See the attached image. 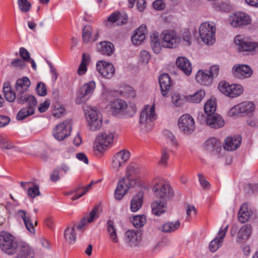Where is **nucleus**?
<instances>
[{
    "label": "nucleus",
    "mask_w": 258,
    "mask_h": 258,
    "mask_svg": "<svg viewBox=\"0 0 258 258\" xmlns=\"http://www.w3.org/2000/svg\"><path fill=\"white\" fill-rule=\"evenodd\" d=\"M18 247V242L13 235L5 231L0 232V248L5 253L13 254Z\"/></svg>",
    "instance_id": "obj_1"
},
{
    "label": "nucleus",
    "mask_w": 258,
    "mask_h": 258,
    "mask_svg": "<svg viewBox=\"0 0 258 258\" xmlns=\"http://www.w3.org/2000/svg\"><path fill=\"white\" fill-rule=\"evenodd\" d=\"M216 28L214 23L206 22L202 23L199 28V33L202 40L208 45H212L216 40Z\"/></svg>",
    "instance_id": "obj_2"
},
{
    "label": "nucleus",
    "mask_w": 258,
    "mask_h": 258,
    "mask_svg": "<svg viewBox=\"0 0 258 258\" xmlns=\"http://www.w3.org/2000/svg\"><path fill=\"white\" fill-rule=\"evenodd\" d=\"M115 132L106 131L100 133L96 138V148L99 152L110 148L113 144Z\"/></svg>",
    "instance_id": "obj_3"
},
{
    "label": "nucleus",
    "mask_w": 258,
    "mask_h": 258,
    "mask_svg": "<svg viewBox=\"0 0 258 258\" xmlns=\"http://www.w3.org/2000/svg\"><path fill=\"white\" fill-rule=\"evenodd\" d=\"M155 196L165 202L173 197L174 192L170 185L164 181L156 182L153 187Z\"/></svg>",
    "instance_id": "obj_4"
},
{
    "label": "nucleus",
    "mask_w": 258,
    "mask_h": 258,
    "mask_svg": "<svg viewBox=\"0 0 258 258\" xmlns=\"http://www.w3.org/2000/svg\"><path fill=\"white\" fill-rule=\"evenodd\" d=\"M85 113L89 130L92 131L99 130L102 122L101 115L98 109L96 107L88 108Z\"/></svg>",
    "instance_id": "obj_5"
},
{
    "label": "nucleus",
    "mask_w": 258,
    "mask_h": 258,
    "mask_svg": "<svg viewBox=\"0 0 258 258\" xmlns=\"http://www.w3.org/2000/svg\"><path fill=\"white\" fill-rule=\"evenodd\" d=\"M219 72V67L217 65L211 66L209 70H199L196 76V80L202 85H208L210 84L214 78L216 77Z\"/></svg>",
    "instance_id": "obj_6"
},
{
    "label": "nucleus",
    "mask_w": 258,
    "mask_h": 258,
    "mask_svg": "<svg viewBox=\"0 0 258 258\" xmlns=\"http://www.w3.org/2000/svg\"><path fill=\"white\" fill-rule=\"evenodd\" d=\"M110 108L112 110V113L116 115L126 110L127 112L126 116H133L136 112V108L134 106H127L126 102L120 99H114L109 103Z\"/></svg>",
    "instance_id": "obj_7"
},
{
    "label": "nucleus",
    "mask_w": 258,
    "mask_h": 258,
    "mask_svg": "<svg viewBox=\"0 0 258 258\" xmlns=\"http://www.w3.org/2000/svg\"><path fill=\"white\" fill-rule=\"evenodd\" d=\"M72 120L67 119L57 125L53 130V136L58 141H62L69 137L72 130Z\"/></svg>",
    "instance_id": "obj_8"
},
{
    "label": "nucleus",
    "mask_w": 258,
    "mask_h": 258,
    "mask_svg": "<svg viewBox=\"0 0 258 258\" xmlns=\"http://www.w3.org/2000/svg\"><path fill=\"white\" fill-rule=\"evenodd\" d=\"M240 51L247 52L248 54H254L258 53V42L246 41L241 35H237L234 40Z\"/></svg>",
    "instance_id": "obj_9"
},
{
    "label": "nucleus",
    "mask_w": 258,
    "mask_h": 258,
    "mask_svg": "<svg viewBox=\"0 0 258 258\" xmlns=\"http://www.w3.org/2000/svg\"><path fill=\"white\" fill-rule=\"evenodd\" d=\"M162 46L165 48H174L180 42V37L174 31H165L162 34Z\"/></svg>",
    "instance_id": "obj_10"
},
{
    "label": "nucleus",
    "mask_w": 258,
    "mask_h": 258,
    "mask_svg": "<svg viewBox=\"0 0 258 258\" xmlns=\"http://www.w3.org/2000/svg\"><path fill=\"white\" fill-rule=\"evenodd\" d=\"M156 118L154 105H146L141 112L139 123L141 127H146L148 125L151 126V122Z\"/></svg>",
    "instance_id": "obj_11"
},
{
    "label": "nucleus",
    "mask_w": 258,
    "mask_h": 258,
    "mask_svg": "<svg viewBox=\"0 0 258 258\" xmlns=\"http://www.w3.org/2000/svg\"><path fill=\"white\" fill-rule=\"evenodd\" d=\"M136 185L134 180L130 181L128 178L122 177L118 182L114 191V197L117 200H120L125 195L129 189Z\"/></svg>",
    "instance_id": "obj_12"
},
{
    "label": "nucleus",
    "mask_w": 258,
    "mask_h": 258,
    "mask_svg": "<svg viewBox=\"0 0 258 258\" xmlns=\"http://www.w3.org/2000/svg\"><path fill=\"white\" fill-rule=\"evenodd\" d=\"M204 147L208 152L214 155H217L218 157H222L224 154L222 143L216 138H211L207 140Z\"/></svg>",
    "instance_id": "obj_13"
},
{
    "label": "nucleus",
    "mask_w": 258,
    "mask_h": 258,
    "mask_svg": "<svg viewBox=\"0 0 258 258\" xmlns=\"http://www.w3.org/2000/svg\"><path fill=\"white\" fill-rule=\"evenodd\" d=\"M95 83L90 81L82 86L77 93L75 102L77 104H81L86 102L94 92Z\"/></svg>",
    "instance_id": "obj_14"
},
{
    "label": "nucleus",
    "mask_w": 258,
    "mask_h": 258,
    "mask_svg": "<svg viewBox=\"0 0 258 258\" xmlns=\"http://www.w3.org/2000/svg\"><path fill=\"white\" fill-rule=\"evenodd\" d=\"M178 125L181 131L185 134L192 133L195 128V120L188 114H183L180 117Z\"/></svg>",
    "instance_id": "obj_15"
},
{
    "label": "nucleus",
    "mask_w": 258,
    "mask_h": 258,
    "mask_svg": "<svg viewBox=\"0 0 258 258\" xmlns=\"http://www.w3.org/2000/svg\"><path fill=\"white\" fill-rule=\"evenodd\" d=\"M130 157V153L128 151L123 150L118 152L112 158L111 168L115 171H119L124 165Z\"/></svg>",
    "instance_id": "obj_16"
},
{
    "label": "nucleus",
    "mask_w": 258,
    "mask_h": 258,
    "mask_svg": "<svg viewBox=\"0 0 258 258\" xmlns=\"http://www.w3.org/2000/svg\"><path fill=\"white\" fill-rule=\"evenodd\" d=\"M229 21L232 27H239L249 24L251 19L247 14L238 12L233 13L230 16Z\"/></svg>",
    "instance_id": "obj_17"
},
{
    "label": "nucleus",
    "mask_w": 258,
    "mask_h": 258,
    "mask_svg": "<svg viewBox=\"0 0 258 258\" xmlns=\"http://www.w3.org/2000/svg\"><path fill=\"white\" fill-rule=\"evenodd\" d=\"M97 71L106 79L111 78L115 73V68L112 63L105 61H99L96 64Z\"/></svg>",
    "instance_id": "obj_18"
},
{
    "label": "nucleus",
    "mask_w": 258,
    "mask_h": 258,
    "mask_svg": "<svg viewBox=\"0 0 258 258\" xmlns=\"http://www.w3.org/2000/svg\"><path fill=\"white\" fill-rule=\"evenodd\" d=\"M233 74L235 77L243 79L249 77L252 74V71L246 64L235 65L233 68Z\"/></svg>",
    "instance_id": "obj_19"
},
{
    "label": "nucleus",
    "mask_w": 258,
    "mask_h": 258,
    "mask_svg": "<svg viewBox=\"0 0 258 258\" xmlns=\"http://www.w3.org/2000/svg\"><path fill=\"white\" fill-rule=\"evenodd\" d=\"M228 228L227 225L224 228H220L216 237L211 241L209 248L210 251L215 252L221 245L223 239L226 235Z\"/></svg>",
    "instance_id": "obj_20"
},
{
    "label": "nucleus",
    "mask_w": 258,
    "mask_h": 258,
    "mask_svg": "<svg viewBox=\"0 0 258 258\" xmlns=\"http://www.w3.org/2000/svg\"><path fill=\"white\" fill-rule=\"evenodd\" d=\"M241 142V138L240 137H228L224 141L223 149L225 150L231 151L237 149L240 146Z\"/></svg>",
    "instance_id": "obj_21"
},
{
    "label": "nucleus",
    "mask_w": 258,
    "mask_h": 258,
    "mask_svg": "<svg viewBox=\"0 0 258 258\" xmlns=\"http://www.w3.org/2000/svg\"><path fill=\"white\" fill-rule=\"evenodd\" d=\"M142 169L140 166L136 163H130L126 167L125 173V178H128L130 181L134 180L137 184V180L135 176H137L141 172Z\"/></svg>",
    "instance_id": "obj_22"
},
{
    "label": "nucleus",
    "mask_w": 258,
    "mask_h": 258,
    "mask_svg": "<svg viewBox=\"0 0 258 258\" xmlns=\"http://www.w3.org/2000/svg\"><path fill=\"white\" fill-rule=\"evenodd\" d=\"M206 122L207 125L213 128H220L224 126L225 123L222 117L218 114H208Z\"/></svg>",
    "instance_id": "obj_23"
},
{
    "label": "nucleus",
    "mask_w": 258,
    "mask_h": 258,
    "mask_svg": "<svg viewBox=\"0 0 258 258\" xmlns=\"http://www.w3.org/2000/svg\"><path fill=\"white\" fill-rule=\"evenodd\" d=\"M18 252L16 258H33L34 252L31 246L26 243H22L18 245Z\"/></svg>",
    "instance_id": "obj_24"
},
{
    "label": "nucleus",
    "mask_w": 258,
    "mask_h": 258,
    "mask_svg": "<svg viewBox=\"0 0 258 258\" xmlns=\"http://www.w3.org/2000/svg\"><path fill=\"white\" fill-rule=\"evenodd\" d=\"M147 33V27L145 25H141L135 31V33L132 37V41L135 45H140L145 38Z\"/></svg>",
    "instance_id": "obj_25"
},
{
    "label": "nucleus",
    "mask_w": 258,
    "mask_h": 258,
    "mask_svg": "<svg viewBox=\"0 0 258 258\" xmlns=\"http://www.w3.org/2000/svg\"><path fill=\"white\" fill-rule=\"evenodd\" d=\"M18 214L22 218L27 229L31 233H35V226L37 225V221H35L34 225L31 218L25 211L19 210Z\"/></svg>",
    "instance_id": "obj_26"
},
{
    "label": "nucleus",
    "mask_w": 258,
    "mask_h": 258,
    "mask_svg": "<svg viewBox=\"0 0 258 258\" xmlns=\"http://www.w3.org/2000/svg\"><path fill=\"white\" fill-rule=\"evenodd\" d=\"M176 63L178 69L186 76H189L191 73V66L189 60L185 57H179Z\"/></svg>",
    "instance_id": "obj_27"
},
{
    "label": "nucleus",
    "mask_w": 258,
    "mask_h": 258,
    "mask_svg": "<svg viewBox=\"0 0 258 258\" xmlns=\"http://www.w3.org/2000/svg\"><path fill=\"white\" fill-rule=\"evenodd\" d=\"M159 84L162 95L165 96L168 93L171 87V80L168 74H163L159 78Z\"/></svg>",
    "instance_id": "obj_28"
},
{
    "label": "nucleus",
    "mask_w": 258,
    "mask_h": 258,
    "mask_svg": "<svg viewBox=\"0 0 258 258\" xmlns=\"http://www.w3.org/2000/svg\"><path fill=\"white\" fill-rule=\"evenodd\" d=\"M30 84V81L27 77L18 79L15 84L16 93H25L28 90Z\"/></svg>",
    "instance_id": "obj_29"
},
{
    "label": "nucleus",
    "mask_w": 258,
    "mask_h": 258,
    "mask_svg": "<svg viewBox=\"0 0 258 258\" xmlns=\"http://www.w3.org/2000/svg\"><path fill=\"white\" fill-rule=\"evenodd\" d=\"M127 16L125 13L116 12L112 14L108 18V21L111 23H116V24L121 26L127 22Z\"/></svg>",
    "instance_id": "obj_30"
},
{
    "label": "nucleus",
    "mask_w": 258,
    "mask_h": 258,
    "mask_svg": "<svg viewBox=\"0 0 258 258\" xmlns=\"http://www.w3.org/2000/svg\"><path fill=\"white\" fill-rule=\"evenodd\" d=\"M142 234L140 230H128L125 233L126 241L131 245H136L141 240Z\"/></svg>",
    "instance_id": "obj_31"
},
{
    "label": "nucleus",
    "mask_w": 258,
    "mask_h": 258,
    "mask_svg": "<svg viewBox=\"0 0 258 258\" xmlns=\"http://www.w3.org/2000/svg\"><path fill=\"white\" fill-rule=\"evenodd\" d=\"M97 49L102 54L111 55L114 51V45L110 42H101L97 44Z\"/></svg>",
    "instance_id": "obj_32"
},
{
    "label": "nucleus",
    "mask_w": 258,
    "mask_h": 258,
    "mask_svg": "<svg viewBox=\"0 0 258 258\" xmlns=\"http://www.w3.org/2000/svg\"><path fill=\"white\" fill-rule=\"evenodd\" d=\"M252 212L247 204H243L238 213V220L243 223L248 221L250 218Z\"/></svg>",
    "instance_id": "obj_33"
},
{
    "label": "nucleus",
    "mask_w": 258,
    "mask_h": 258,
    "mask_svg": "<svg viewBox=\"0 0 258 258\" xmlns=\"http://www.w3.org/2000/svg\"><path fill=\"white\" fill-rule=\"evenodd\" d=\"M151 46L153 51L155 53H159L162 49V46L160 44V39L159 38V33L154 32L150 35Z\"/></svg>",
    "instance_id": "obj_34"
},
{
    "label": "nucleus",
    "mask_w": 258,
    "mask_h": 258,
    "mask_svg": "<svg viewBox=\"0 0 258 258\" xmlns=\"http://www.w3.org/2000/svg\"><path fill=\"white\" fill-rule=\"evenodd\" d=\"M106 229L110 240L114 243L117 242L118 239L117 235V230L113 220L111 219L107 220Z\"/></svg>",
    "instance_id": "obj_35"
},
{
    "label": "nucleus",
    "mask_w": 258,
    "mask_h": 258,
    "mask_svg": "<svg viewBox=\"0 0 258 258\" xmlns=\"http://www.w3.org/2000/svg\"><path fill=\"white\" fill-rule=\"evenodd\" d=\"M251 227L250 225H244L239 229L237 234V241L243 242L247 240L250 234Z\"/></svg>",
    "instance_id": "obj_36"
},
{
    "label": "nucleus",
    "mask_w": 258,
    "mask_h": 258,
    "mask_svg": "<svg viewBox=\"0 0 258 258\" xmlns=\"http://www.w3.org/2000/svg\"><path fill=\"white\" fill-rule=\"evenodd\" d=\"M143 204V194L139 192L134 196L131 201V210L133 212H137Z\"/></svg>",
    "instance_id": "obj_37"
},
{
    "label": "nucleus",
    "mask_w": 258,
    "mask_h": 258,
    "mask_svg": "<svg viewBox=\"0 0 258 258\" xmlns=\"http://www.w3.org/2000/svg\"><path fill=\"white\" fill-rule=\"evenodd\" d=\"M152 213L156 216H160L166 211V203L163 201H155L151 205Z\"/></svg>",
    "instance_id": "obj_38"
},
{
    "label": "nucleus",
    "mask_w": 258,
    "mask_h": 258,
    "mask_svg": "<svg viewBox=\"0 0 258 258\" xmlns=\"http://www.w3.org/2000/svg\"><path fill=\"white\" fill-rule=\"evenodd\" d=\"M3 92L6 99L9 102H13L16 98V92L12 91L11 85L9 82H5L4 84Z\"/></svg>",
    "instance_id": "obj_39"
},
{
    "label": "nucleus",
    "mask_w": 258,
    "mask_h": 258,
    "mask_svg": "<svg viewBox=\"0 0 258 258\" xmlns=\"http://www.w3.org/2000/svg\"><path fill=\"white\" fill-rule=\"evenodd\" d=\"M180 226L178 220L174 222H167L164 223L161 228V230L165 233H171L178 229Z\"/></svg>",
    "instance_id": "obj_40"
},
{
    "label": "nucleus",
    "mask_w": 258,
    "mask_h": 258,
    "mask_svg": "<svg viewBox=\"0 0 258 258\" xmlns=\"http://www.w3.org/2000/svg\"><path fill=\"white\" fill-rule=\"evenodd\" d=\"M205 96V92L203 90L198 91L191 95L187 96L185 99L189 102L200 103Z\"/></svg>",
    "instance_id": "obj_41"
},
{
    "label": "nucleus",
    "mask_w": 258,
    "mask_h": 258,
    "mask_svg": "<svg viewBox=\"0 0 258 258\" xmlns=\"http://www.w3.org/2000/svg\"><path fill=\"white\" fill-rule=\"evenodd\" d=\"M216 110V103L215 98L209 99L204 106V111L207 116L208 114H214Z\"/></svg>",
    "instance_id": "obj_42"
},
{
    "label": "nucleus",
    "mask_w": 258,
    "mask_h": 258,
    "mask_svg": "<svg viewBox=\"0 0 258 258\" xmlns=\"http://www.w3.org/2000/svg\"><path fill=\"white\" fill-rule=\"evenodd\" d=\"M102 212L100 204L95 205L89 215L86 217L88 223H91L98 218Z\"/></svg>",
    "instance_id": "obj_43"
},
{
    "label": "nucleus",
    "mask_w": 258,
    "mask_h": 258,
    "mask_svg": "<svg viewBox=\"0 0 258 258\" xmlns=\"http://www.w3.org/2000/svg\"><path fill=\"white\" fill-rule=\"evenodd\" d=\"M92 28L89 25H86L82 30V37L84 43H87L91 41H95L96 38H91L92 36Z\"/></svg>",
    "instance_id": "obj_44"
},
{
    "label": "nucleus",
    "mask_w": 258,
    "mask_h": 258,
    "mask_svg": "<svg viewBox=\"0 0 258 258\" xmlns=\"http://www.w3.org/2000/svg\"><path fill=\"white\" fill-rule=\"evenodd\" d=\"M74 226L68 227L64 231V237L70 243H73L76 241V236Z\"/></svg>",
    "instance_id": "obj_45"
},
{
    "label": "nucleus",
    "mask_w": 258,
    "mask_h": 258,
    "mask_svg": "<svg viewBox=\"0 0 258 258\" xmlns=\"http://www.w3.org/2000/svg\"><path fill=\"white\" fill-rule=\"evenodd\" d=\"M242 113L248 114L254 110V104L251 102H244L239 104Z\"/></svg>",
    "instance_id": "obj_46"
},
{
    "label": "nucleus",
    "mask_w": 258,
    "mask_h": 258,
    "mask_svg": "<svg viewBox=\"0 0 258 258\" xmlns=\"http://www.w3.org/2000/svg\"><path fill=\"white\" fill-rule=\"evenodd\" d=\"M230 89L231 92L229 94V97L231 98L238 96L243 92V88L239 85L231 84Z\"/></svg>",
    "instance_id": "obj_47"
},
{
    "label": "nucleus",
    "mask_w": 258,
    "mask_h": 258,
    "mask_svg": "<svg viewBox=\"0 0 258 258\" xmlns=\"http://www.w3.org/2000/svg\"><path fill=\"white\" fill-rule=\"evenodd\" d=\"M146 222V218L144 215H137L133 217V224L136 228L143 227Z\"/></svg>",
    "instance_id": "obj_48"
},
{
    "label": "nucleus",
    "mask_w": 258,
    "mask_h": 258,
    "mask_svg": "<svg viewBox=\"0 0 258 258\" xmlns=\"http://www.w3.org/2000/svg\"><path fill=\"white\" fill-rule=\"evenodd\" d=\"M34 112L28 107L21 109L17 114V118L22 120L26 117L34 114Z\"/></svg>",
    "instance_id": "obj_49"
},
{
    "label": "nucleus",
    "mask_w": 258,
    "mask_h": 258,
    "mask_svg": "<svg viewBox=\"0 0 258 258\" xmlns=\"http://www.w3.org/2000/svg\"><path fill=\"white\" fill-rule=\"evenodd\" d=\"M0 144L2 149L10 150L14 148L12 142L4 136H0Z\"/></svg>",
    "instance_id": "obj_50"
},
{
    "label": "nucleus",
    "mask_w": 258,
    "mask_h": 258,
    "mask_svg": "<svg viewBox=\"0 0 258 258\" xmlns=\"http://www.w3.org/2000/svg\"><path fill=\"white\" fill-rule=\"evenodd\" d=\"M18 5L20 11L23 13L28 12L31 8V4L27 0H18Z\"/></svg>",
    "instance_id": "obj_51"
},
{
    "label": "nucleus",
    "mask_w": 258,
    "mask_h": 258,
    "mask_svg": "<svg viewBox=\"0 0 258 258\" xmlns=\"http://www.w3.org/2000/svg\"><path fill=\"white\" fill-rule=\"evenodd\" d=\"M230 85L226 82H221L218 85V88L220 92L223 94L229 96L231 92L230 90Z\"/></svg>",
    "instance_id": "obj_52"
},
{
    "label": "nucleus",
    "mask_w": 258,
    "mask_h": 258,
    "mask_svg": "<svg viewBox=\"0 0 258 258\" xmlns=\"http://www.w3.org/2000/svg\"><path fill=\"white\" fill-rule=\"evenodd\" d=\"M169 159V154L168 150L164 148L161 150V159L159 161V164L164 167L167 166V161Z\"/></svg>",
    "instance_id": "obj_53"
},
{
    "label": "nucleus",
    "mask_w": 258,
    "mask_h": 258,
    "mask_svg": "<svg viewBox=\"0 0 258 258\" xmlns=\"http://www.w3.org/2000/svg\"><path fill=\"white\" fill-rule=\"evenodd\" d=\"M172 102L177 107L180 106L184 103V99L178 93H174L172 96Z\"/></svg>",
    "instance_id": "obj_54"
},
{
    "label": "nucleus",
    "mask_w": 258,
    "mask_h": 258,
    "mask_svg": "<svg viewBox=\"0 0 258 258\" xmlns=\"http://www.w3.org/2000/svg\"><path fill=\"white\" fill-rule=\"evenodd\" d=\"M37 94L40 96H44L47 94V90L45 85L41 82L37 83L36 88Z\"/></svg>",
    "instance_id": "obj_55"
},
{
    "label": "nucleus",
    "mask_w": 258,
    "mask_h": 258,
    "mask_svg": "<svg viewBox=\"0 0 258 258\" xmlns=\"http://www.w3.org/2000/svg\"><path fill=\"white\" fill-rule=\"evenodd\" d=\"M11 67L12 68H19L21 70L24 69L26 67L25 61L20 58L14 59L11 62Z\"/></svg>",
    "instance_id": "obj_56"
},
{
    "label": "nucleus",
    "mask_w": 258,
    "mask_h": 258,
    "mask_svg": "<svg viewBox=\"0 0 258 258\" xmlns=\"http://www.w3.org/2000/svg\"><path fill=\"white\" fill-rule=\"evenodd\" d=\"M28 195L31 198H35L40 195V193L39 190V186L37 185H34L33 187H30L27 190Z\"/></svg>",
    "instance_id": "obj_57"
},
{
    "label": "nucleus",
    "mask_w": 258,
    "mask_h": 258,
    "mask_svg": "<svg viewBox=\"0 0 258 258\" xmlns=\"http://www.w3.org/2000/svg\"><path fill=\"white\" fill-rule=\"evenodd\" d=\"M150 58L151 55L148 51L143 50L140 52V61L142 63L145 64L147 63Z\"/></svg>",
    "instance_id": "obj_58"
},
{
    "label": "nucleus",
    "mask_w": 258,
    "mask_h": 258,
    "mask_svg": "<svg viewBox=\"0 0 258 258\" xmlns=\"http://www.w3.org/2000/svg\"><path fill=\"white\" fill-rule=\"evenodd\" d=\"M27 102L28 104V107L34 112L35 108L37 104L36 98L31 95H28Z\"/></svg>",
    "instance_id": "obj_59"
},
{
    "label": "nucleus",
    "mask_w": 258,
    "mask_h": 258,
    "mask_svg": "<svg viewBox=\"0 0 258 258\" xmlns=\"http://www.w3.org/2000/svg\"><path fill=\"white\" fill-rule=\"evenodd\" d=\"M20 56L24 61H28L31 58L29 52L24 47H21L19 50Z\"/></svg>",
    "instance_id": "obj_60"
},
{
    "label": "nucleus",
    "mask_w": 258,
    "mask_h": 258,
    "mask_svg": "<svg viewBox=\"0 0 258 258\" xmlns=\"http://www.w3.org/2000/svg\"><path fill=\"white\" fill-rule=\"evenodd\" d=\"M198 177L201 185L204 189H208L210 188V183L206 180V179L201 174H198Z\"/></svg>",
    "instance_id": "obj_61"
},
{
    "label": "nucleus",
    "mask_w": 258,
    "mask_h": 258,
    "mask_svg": "<svg viewBox=\"0 0 258 258\" xmlns=\"http://www.w3.org/2000/svg\"><path fill=\"white\" fill-rule=\"evenodd\" d=\"M153 6L155 9L160 11L165 8V4L162 0H156L153 2Z\"/></svg>",
    "instance_id": "obj_62"
},
{
    "label": "nucleus",
    "mask_w": 258,
    "mask_h": 258,
    "mask_svg": "<svg viewBox=\"0 0 258 258\" xmlns=\"http://www.w3.org/2000/svg\"><path fill=\"white\" fill-rule=\"evenodd\" d=\"M59 168H56L54 169L50 175V180L53 182H56L59 180Z\"/></svg>",
    "instance_id": "obj_63"
},
{
    "label": "nucleus",
    "mask_w": 258,
    "mask_h": 258,
    "mask_svg": "<svg viewBox=\"0 0 258 258\" xmlns=\"http://www.w3.org/2000/svg\"><path fill=\"white\" fill-rule=\"evenodd\" d=\"M65 112L66 110L64 107H59L54 110L53 115L57 118H60L64 115Z\"/></svg>",
    "instance_id": "obj_64"
}]
</instances>
